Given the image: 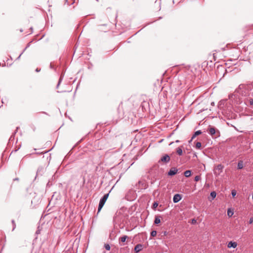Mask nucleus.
<instances>
[{
	"label": "nucleus",
	"mask_w": 253,
	"mask_h": 253,
	"mask_svg": "<svg viewBox=\"0 0 253 253\" xmlns=\"http://www.w3.org/2000/svg\"><path fill=\"white\" fill-rule=\"evenodd\" d=\"M176 153L179 156H181L182 155V149L181 147H178L176 149Z\"/></svg>",
	"instance_id": "nucleus-11"
},
{
	"label": "nucleus",
	"mask_w": 253,
	"mask_h": 253,
	"mask_svg": "<svg viewBox=\"0 0 253 253\" xmlns=\"http://www.w3.org/2000/svg\"><path fill=\"white\" fill-rule=\"evenodd\" d=\"M12 224H13V229H12V230H13L15 229V226H16V225H15V222H14V220H12Z\"/></svg>",
	"instance_id": "nucleus-25"
},
{
	"label": "nucleus",
	"mask_w": 253,
	"mask_h": 253,
	"mask_svg": "<svg viewBox=\"0 0 253 253\" xmlns=\"http://www.w3.org/2000/svg\"><path fill=\"white\" fill-rule=\"evenodd\" d=\"M182 197L179 194H175L173 198V201L174 203H178L181 199Z\"/></svg>",
	"instance_id": "nucleus-4"
},
{
	"label": "nucleus",
	"mask_w": 253,
	"mask_h": 253,
	"mask_svg": "<svg viewBox=\"0 0 253 253\" xmlns=\"http://www.w3.org/2000/svg\"><path fill=\"white\" fill-rule=\"evenodd\" d=\"M170 160L169 156L168 155H165L161 159V161L164 163H168Z\"/></svg>",
	"instance_id": "nucleus-5"
},
{
	"label": "nucleus",
	"mask_w": 253,
	"mask_h": 253,
	"mask_svg": "<svg viewBox=\"0 0 253 253\" xmlns=\"http://www.w3.org/2000/svg\"><path fill=\"white\" fill-rule=\"evenodd\" d=\"M231 194L233 197H235L236 195V191L235 190H233L231 191Z\"/></svg>",
	"instance_id": "nucleus-23"
},
{
	"label": "nucleus",
	"mask_w": 253,
	"mask_h": 253,
	"mask_svg": "<svg viewBox=\"0 0 253 253\" xmlns=\"http://www.w3.org/2000/svg\"><path fill=\"white\" fill-rule=\"evenodd\" d=\"M177 172V169L176 168H172L168 172L169 175L172 176L176 174Z\"/></svg>",
	"instance_id": "nucleus-7"
},
{
	"label": "nucleus",
	"mask_w": 253,
	"mask_h": 253,
	"mask_svg": "<svg viewBox=\"0 0 253 253\" xmlns=\"http://www.w3.org/2000/svg\"><path fill=\"white\" fill-rule=\"evenodd\" d=\"M175 142L176 143H178V142H179V141L178 140H177L175 141Z\"/></svg>",
	"instance_id": "nucleus-29"
},
{
	"label": "nucleus",
	"mask_w": 253,
	"mask_h": 253,
	"mask_svg": "<svg viewBox=\"0 0 253 253\" xmlns=\"http://www.w3.org/2000/svg\"><path fill=\"white\" fill-rule=\"evenodd\" d=\"M143 249V245L142 244H137L134 248V251L135 253H138Z\"/></svg>",
	"instance_id": "nucleus-6"
},
{
	"label": "nucleus",
	"mask_w": 253,
	"mask_h": 253,
	"mask_svg": "<svg viewBox=\"0 0 253 253\" xmlns=\"http://www.w3.org/2000/svg\"><path fill=\"white\" fill-rule=\"evenodd\" d=\"M237 246V244L236 242H233L232 241L229 242L227 245V247L229 248H235Z\"/></svg>",
	"instance_id": "nucleus-8"
},
{
	"label": "nucleus",
	"mask_w": 253,
	"mask_h": 253,
	"mask_svg": "<svg viewBox=\"0 0 253 253\" xmlns=\"http://www.w3.org/2000/svg\"><path fill=\"white\" fill-rule=\"evenodd\" d=\"M201 147V143L200 142H197L196 143V148L197 149H200Z\"/></svg>",
	"instance_id": "nucleus-17"
},
{
	"label": "nucleus",
	"mask_w": 253,
	"mask_h": 253,
	"mask_svg": "<svg viewBox=\"0 0 253 253\" xmlns=\"http://www.w3.org/2000/svg\"><path fill=\"white\" fill-rule=\"evenodd\" d=\"M223 169V166L222 165L220 164L217 165L213 170L214 174L216 176H219L220 174L222 172Z\"/></svg>",
	"instance_id": "nucleus-2"
},
{
	"label": "nucleus",
	"mask_w": 253,
	"mask_h": 253,
	"mask_svg": "<svg viewBox=\"0 0 253 253\" xmlns=\"http://www.w3.org/2000/svg\"><path fill=\"white\" fill-rule=\"evenodd\" d=\"M109 196V193L105 194L103 197L100 199L98 208V212H99L102 209V207L104 205L108 197Z\"/></svg>",
	"instance_id": "nucleus-1"
},
{
	"label": "nucleus",
	"mask_w": 253,
	"mask_h": 253,
	"mask_svg": "<svg viewBox=\"0 0 253 253\" xmlns=\"http://www.w3.org/2000/svg\"><path fill=\"white\" fill-rule=\"evenodd\" d=\"M253 223V217H251V218H250V219L249 220V223L252 224Z\"/></svg>",
	"instance_id": "nucleus-26"
},
{
	"label": "nucleus",
	"mask_w": 253,
	"mask_h": 253,
	"mask_svg": "<svg viewBox=\"0 0 253 253\" xmlns=\"http://www.w3.org/2000/svg\"><path fill=\"white\" fill-rule=\"evenodd\" d=\"M173 142H171L169 145H171Z\"/></svg>",
	"instance_id": "nucleus-30"
},
{
	"label": "nucleus",
	"mask_w": 253,
	"mask_h": 253,
	"mask_svg": "<svg viewBox=\"0 0 253 253\" xmlns=\"http://www.w3.org/2000/svg\"><path fill=\"white\" fill-rule=\"evenodd\" d=\"M105 248L106 250L109 251L110 250V246L109 244H105Z\"/></svg>",
	"instance_id": "nucleus-19"
},
{
	"label": "nucleus",
	"mask_w": 253,
	"mask_h": 253,
	"mask_svg": "<svg viewBox=\"0 0 253 253\" xmlns=\"http://www.w3.org/2000/svg\"><path fill=\"white\" fill-rule=\"evenodd\" d=\"M36 71L37 72H40V69H39V68H37V69H36Z\"/></svg>",
	"instance_id": "nucleus-28"
},
{
	"label": "nucleus",
	"mask_w": 253,
	"mask_h": 253,
	"mask_svg": "<svg viewBox=\"0 0 253 253\" xmlns=\"http://www.w3.org/2000/svg\"><path fill=\"white\" fill-rule=\"evenodd\" d=\"M128 238H129V237L127 236L124 235V236L121 237L119 238V242L125 243L126 241V239H128Z\"/></svg>",
	"instance_id": "nucleus-9"
},
{
	"label": "nucleus",
	"mask_w": 253,
	"mask_h": 253,
	"mask_svg": "<svg viewBox=\"0 0 253 253\" xmlns=\"http://www.w3.org/2000/svg\"><path fill=\"white\" fill-rule=\"evenodd\" d=\"M158 206V204L157 202H154L153 205V209H155Z\"/></svg>",
	"instance_id": "nucleus-21"
},
{
	"label": "nucleus",
	"mask_w": 253,
	"mask_h": 253,
	"mask_svg": "<svg viewBox=\"0 0 253 253\" xmlns=\"http://www.w3.org/2000/svg\"><path fill=\"white\" fill-rule=\"evenodd\" d=\"M249 102L251 105H253V98H250L249 99Z\"/></svg>",
	"instance_id": "nucleus-24"
},
{
	"label": "nucleus",
	"mask_w": 253,
	"mask_h": 253,
	"mask_svg": "<svg viewBox=\"0 0 253 253\" xmlns=\"http://www.w3.org/2000/svg\"><path fill=\"white\" fill-rule=\"evenodd\" d=\"M184 174L185 177H188L191 175V172L190 170H186Z\"/></svg>",
	"instance_id": "nucleus-12"
},
{
	"label": "nucleus",
	"mask_w": 253,
	"mask_h": 253,
	"mask_svg": "<svg viewBox=\"0 0 253 253\" xmlns=\"http://www.w3.org/2000/svg\"><path fill=\"white\" fill-rule=\"evenodd\" d=\"M62 80V77H61L60 78L59 80V81H58V84H57V86H56V87H57V88H58V86H59V84H60V83H61V82Z\"/></svg>",
	"instance_id": "nucleus-22"
},
{
	"label": "nucleus",
	"mask_w": 253,
	"mask_h": 253,
	"mask_svg": "<svg viewBox=\"0 0 253 253\" xmlns=\"http://www.w3.org/2000/svg\"><path fill=\"white\" fill-rule=\"evenodd\" d=\"M156 234H157V232L156 231L154 230L151 232V236L152 237L156 236Z\"/></svg>",
	"instance_id": "nucleus-18"
},
{
	"label": "nucleus",
	"mask_w": 253,
	"mask_h": 253,
	"mask_svg": "<svg viewBox=\"0 0 253 253\" xmlns=\"http://www.w3.org/2000/svg\"><path fill=\"white\" fill-rule=\"evenodd\" d=\"M201 133H202V132H201V130H198V131H196L195 132V133H194V134L193 135V136H192V139H193L195 137H196V136H197V135H199V134H201Z\"/></svg>",
	"instance_id": "nucleus-14"
},
{
	"label": "nucleus",
	"mask_w": 253,
	"mask_h": 253,
	"mask_svg": "<svg viewBox=\"0 0 253 253\" xmlns=\"http://www.w3.org/2000/svg\"><path fill=\"white\" fill-rule=\"evenodd\" d=\"M201 177L199 175H197L194 178V180L195 181H198L200 179Z\"/></svg>",
	"instance_id": "nucleus-20"
},
{
	"label": "nucleus",
	"mask_w": 253,
	"mask_h": 253,
	"mask_svg": "<svg viewBox=\"0 0 253 253\" xmlns=\"http://www.w3.org/2000/svg\"><path fill=\"white\" fill-rule=\"evenodd\" d=\"M21 55V54L19 55V56H18V58H20Z\"/></svg>",
	"instance_id": "nucleus-31"
},
{
	"label": "nucleus",
	"mask_w": 253,
	"mask_h": 253,
	"mask_svg": "<svg viewBox=\"0 0 253 253\" xmlns=\"http://www.w3.org/2000/svg\"><path fill=\"white\" fill-rule=\"evenodd\" d=\"M208 131L211 136L214 135L216 133L217 134V135H219V132L218 130H216L214 127L211 126H209Z\"/></svg>",
	"instance_id": "nucleus-3"
},
{
	"label": "nucleus",
	"mask_w": 253,
	"mask_h": 253,
	"mask_svg": "<svg viewBox=\"0 0 253 253\" xmlns=\"http://www.w3.org/2000/svg\"><path fill=\"white\" fill-rule=\"evenodd\" d=\"M211 196L212 198V199H214L215 198L216 194V192L214 191H212L211 193Z\"/></svg>",
	"instance_id": "nucleus-16"
},
{
	"label": "nucleus",
	"mask_w": 253,
	"mask_h": 253,
	"mask_svg": "<svg viewBox=\"0 0 253 253\" xmlns=\"http://www.w3.org/2000/svg\"><path fill=\"white\" fill-rule=\"evenodd\" d=\"M160 222H161V220H160V218H159V217L156 216L155 221H154L155 224H158L160 223Z\"/></svg>",
	"instance_id": "nucleus-13"
},
{
	"label": "nucleus",
	"mask_w": 253,
	"mask_h": 253,
	"mask_svg": "<svg viewBox=\"0 0 253 253\" xmlns=\"http://www.w3.org/2000/svg\"><path fill=\"white\" fill-rule=\"evenodd\" d=\"M234 214V212L232 211H231L230 209H228V211H227V215L229 216V217H231Z\"/></svg>",
	"instance_id": "nucleus-15"
},
{
	"label": "nucleus",
	"mask_w": 253,
	"mask_h": 253,
	"mask_svg": "<svg viewBox=\"0 0 253 253\" xmlns=\"http://www.w3.org/2000/svg\"><path fill=\"white\" fill-rule=\"evenodd\" d=\"M196 222H197V221H196V219H193L192 220V224H195Z\"/></svg>",
	"instance_id": "nucleus-27"
},
{
	"label": "nucleus",
	"mask_w": 253,
	"mask_h": 253,
	"mask_svg": "<svg viewBox=\"0 0 253 253\" xmlns=\"http://www.w3.org/2000/svg\"><path fill=\"white\" fill-rule=\"evenodd\" d=\"M237 168L238 169H242L243 168V161H240L237 165Z\"/></svg>",
	"instance_id": "nucleus-10"
}]
</instances>
